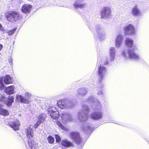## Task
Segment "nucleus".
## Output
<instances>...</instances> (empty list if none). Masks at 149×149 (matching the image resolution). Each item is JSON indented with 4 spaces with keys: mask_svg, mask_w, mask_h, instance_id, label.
Returning a JSON list of instances; mask_svg holds the SVG:
<instances>
[{
    "mask_svg": "<svg viewBox=\"0 0 149 149\" xmlns=\"http://www.w3.org/2000/svg\"><path fill=\"white\" fill-rule=\"evenodd\" d=\"M47 111L52 119H56L59 117V112L55 107L50 106Z\"/></svg>",
    "mask_w": 149,
    "mask_h": 149,
    "instance_id": "obj_5",
    "label": "nucleus"
},
{
    "mask_svg": "<svg viewBox=\"0 0 149 149\" xmlns=\"http://www.w3.org/2000/svg\"><path fill=\"white\" fill-rule=\"evenodd\" d=\"M107 63H106L105 64V65H106V64H107Z\"/></svg>",
    "mask_w": 149,
    "mask_h": 149,
    "instance_id": "obj_43",
    "label": "nucleus"
},
{
    "mask_svg": "<svg viewBox=\"0 0 149 149\" xmlns=\"http://www.w3.org/2000/svg\"><path fill=\"white\" fill-rule=\"evenodd\" d=\"M96 110L97 111L94 112L91 114V118L94 120H98L100 119L102 117L103 114L102 112V107L100 103L97 102Z\"/></svg>",
    "mask_w": 149,
    "mask_h": 149,
    "instance_id": "obj_3",
    "label": "nucleus"
},
{
    "mask_svg": "<svg viewBox=\"0 0 149 149\" xmlns=\"http://www.w3.org/2000/svg\"><path fill=\"white\" fill-rule=\"evenodd\" d=\"M127 49L122 50L120 53L121 57L125 60H131L139 61L141 60L140 56L135 52L138 49L137 46L133 45L132 47Z\"/></svg>",
    "mask_w": 149,
    "mask_h": 149,
    "instance_id": "obj_1",
    "label": "nucleus"
},
{
    "mask_svg": "<svg viewBox=\"0 0 149 149\" xmlns=\"http://www.w3.org/2000/svg\"><path fill=\"white\" fill-rule=\"evenodd\" d=\"M16 30V29H15L9 31L8 32V33L9 35H12L15 32Z\"/></svg>",
    "mask_w": 149,
    "mask_h": 149,
    "instance_id": "obj_35",
    "label": "nucleus"
},
{
    "mask_svg": "<svg viewBox=\"0 0 149 149\" xmlns=\"http://www.w3.org/2000/svg\"><path fill=\"white\" fill-rule=\"evenodd\" d=\"M97 36L100 40H102L105 39L106 34L103 29L99 28L97 29Z\"/></svg>",
    "mask_w": 149,
    "mask_h": 149,
    "instance_id": "obj_18",
    "label": "nucleus"
},
{
    "mask_svg": "<svg viewBox=\"0 0 149 149\" xmlns=\"http://www.w3.org/2000/svg\"><path fill=\"white\" fill-rule=\"evenodd\" d=\"M33 127V125H30L25 129L26 134L27 137L29 139L31 138L33 136V132L32 130Z\"/></svg>",
    "mask_w": 149,
    "mask_h": 149,
    "instance_id": "obj_17",
    "label": "nucleus"
},
{
    "mask_svg": "<svg viewBox=\"0 0 149 149\" xmlns=\"http://www.w3.org/2000/svg\"><path fill=\"white\" fill-rule=\"evenodd\" d=\"M15 87L13 86H11L7 87L5 89V92L8 95H10L14 93Z\"/></svg>",
    "mask_w": 149,
    "mask_h": 149,
    "instance_id": "obj_20",
    "label": "nucleus"
},
{
    "mask_svg": "<svg viewBox=\"0 0 149 149\" xmlns=\"http://www.w3.org/2000/svg\"><path fill=\"white\" fill-rule=\"evenodd\" d=\"M102 94L103 93L102 91H99V92L97 93V94L99 95H102Z\"/></svg>",
    "mask_w": 149,
    "mask_h": 149,
    "instance_id": "obj_40",
    "label": "nucleus"
},
{
    "mask_svg": "<svg viewBox=\"0 0 149 149\" xmlns=\"http://www.w3.org/2000/svg\"><path fill=\"white\" fill-rule=\"evenodd\" d=\"M29 146L27 147V149H39L41 145L36 142L34 140H30L28 142Z\"/></svg>",
    "mask_w": 149,
    "mask_h": 149,
    "instance_id": "obj_10",
    "label": "nucleus"
},
{
    "mask_svg": "<svg viewBox=\"0 0 149 149\" xmlns=\"http://www.w3.org/2000/svg\"><path fill=\"white\" fill-rule=\"evenodd\" d=\"M124 31L127 35L133 36L136 34L137 31L134 26L132 24H127L125 26Z\"/></svg>",
    "mask_w": 149,
    "mask_h": 149,
    "instance_id": "obj_4",
    "label": "nucleus"
},
{
    "mask_svg": "<svg viewBox=\"0 0 149 149\" xmlns=\"http://www.w3.org/2000/svg\"><path fill=\"white\" fill-rule=\"evenodd\" d=\"M16 100L18 101H20L21 102L27 104L29 102L28 100L24 98L21 95H18L16 96Z\"/></svg>",
    "mask_w": 149,
    "mask_h": 149,
    "instance_id": "obj_24",
    "label": "nucleus"
},
{
    "mask_svg": "<svg viewBox=\"0 0 149 149\" xmlns=\"http://www.w3.org/2000/svg\"><path fill=\"white\" fill-rule=\"evenodd\" d=\"M125 43L127 47H132L133 45V41L131 38H127L125 40Z\"/></svg>",
    "mask_w": 149,
    "mask_h": 149,
    "instance_id": "obj_23",
    "label": "nucleus"
},
{
    "mask_svg": "<svg viewBox=\"0 0 149 149\" xmlns=\"http://www.w3.org/2000/svg\"><path fill=\"white\" fill-rule=\"evenodd\" d=\"M116 49L115 47H111L109 49V60L110 61H113L115 58L116 55Z\"/></svg>",
    "mask_w": 149,
    "mask_h": 149,
    "instance_id": "obj_14",
    "label": "nucleus"
},
{
    "mask_svg": "<svg viewBox=\"0 0 149 149\" xmlns=\"http://www.w3.org/2000/svg\"><path fill=\"white\" fill-rule=\"evenodd\" d=\"M12 58H11L10 59H9V61H10L11 63H12Z\"/></svg>",
    "mask_w": 149,
    "mask_h": 149,
    "instance_id": "obj_42",
    "label": "nucleus"
},
{
    "mask_svg": "<svg viewBox=\"0 0 149 149\" xmlns=\"http://www.w3.org/2000/svg\"><path fill=\"white\" fill-rule=\"evenodd\" d=\"M41 123L37 121L36 124L34 125V127L35 128H36L38 127L39 125Z\"/></svg>",
    "mask_w": 149,
    "mask_h": 149,
    "instance_id": "obj_37",
    "label": "nucleus"
},
{
    "mask_svg": "<svg viewBox=\"0 0 149 149\" xmlns=\"http://www.w3.org/2000/svg\"><path fill=\"white\" fill-rule=\"evenodd\" d=\"M107 72L106 68L102 65H100L98 68V74L100 78L102 79L106 75Z\"/></svg>",
    "mask_w": 149,
    "mask_h": 149,
    "instance_id": "obj_12",
    "label": "nucleus"
},
{
    "mask_svg": "<svg viewBox=\"0 0 149 149\" xmlns=\"http://www.w3.org/2000/svg\"><path fill=\"white\" fill-rule=\"evenodd\" d=\"M45 115L44 114H41L38 117L37 121L40 122V123H42L45 120Z\"/></svg>",
    "mask_w": 149,
    "mask_h": 149,
    "instance_id": "obj_28",
    "label": "nucleus"
},
{
    "mask_svg": "<svg viewBox=\"0 0 149 149\" xmlns=\"http://www.w3.org/2000/svg\"><path fill=\"white\" fill-rule=\"evenodd\" d=\"M71 138L75 142L79 143L81 141V139L78 132H72L70 133Z\"/></svg>",
    "mask_w": 149,
    "mask_h": 149,
    "instance_id": "obj_11",
    "label": "nucleus"
},
{
    "mask_svg": "<svg viewBox=\"0 0 149 149\" xmlns=\"http://www.w3.org/2000/svg\"><path fill=\"white\" fill-rule=\"evenodd\" d=\"M102 18H108L111 16V10L109 7H106L104 8L101 13Z\"/></svg>",
    "mask_w": 149,
    "mask_h": 149,
    "instance_id": "obj_9",
    "label": "nucleus"
},
{
    "mask_svg": "<svg viewBox=\"0 0 149 149\" xmlns=\"http://www.w3.org/2000/svg\"><path fill=\"white\" fill-rule=\"evenodd\" d=\"M62 145L66 147L69 148L72 145V144L70 141L64 139L62 142Z\"/></svg>",
    "mask_w": 149,
    "mask_h": 149,
    "instance_id": "obj_25",
    "label": "nucleus"
},
{
    "mask_svg": "<svg viewBox=\"0 0 149 149\" xmlns=\"http://www.w3.org/2000/svg\"><path fill=\"white\" fill-rule=\"evenodd\" d=\"M3 47V45H2L0 44V51L1 50V49H2V47Z\"/></svg>",
    "mask_w": 149,
    "mask_h": 149,
    "instance_id": "obj_41",
    "label": "nucleus"
},
{
    "mask_svg": "<svg viewBox=\"0 0 149 149\" xmlns=\"http://www.w3.org/2000/svg\"><path fill=\"white\" fill-rule=\"evenodd\" d=\"M96 100V99L94 98L93 97H91L89 98L88 101L90 102H95V100Z\"/></svg>",
    "mask_w": 149,
    "mask_h": 149,
    "instance_id": "obj_36",
    "label": "nucleus"
},
{
    "mask_svg": "<svg viewBox=\"0 0 149 149\" xmlns=\"http://www.w3.org/2000/svg\"><path fill=\"white\" fill-rule=\"evenodd\" d=\"M49 143H52L54 142V139L52 136H50L47 138Z\"/></svg>",
    "mask_w": 149,
    "mask_h": 149,
    "instance_id": "obj_31",
    "label": "nucleus"
},
{
    "mask_svg": "<svg viewBox=\"0 0 149 149\" xmlns=\"http://www.w3.org/2000/svg\"><path fill=\"white\" fill-rule=\"evenodd\" d=\"M32 6L31 5L25 4L23 5L21 8L22 11L24 13H29L31 9Z\"/></svg>",
    "mask_w": 149,
    "mask_h": 149,
    "instance_id": "obj_19",
    "label": "nucleus"
},
{
    "mask_svg": "<svg viewBox=\"0 0 149 149\" xmlns=\"http://www.w3.org/2000/svg\"><path fill=\"white\" fill-rule=\"evenodd\" d=\"M4 82L5 84H8L12 83L13 80L9 76L6 75L4 78Z\"/></svg>",
    "mask_w": 149,
    "mask_h": 149,
    "instance_id": "obj_26",
    "label": "nucleus"
},
{
    "mask_svg": "<svg viewBox=\"0 0 149 149\" xmlns=\"http://www.w3.org/2000/svg\"><path fill=\"white\" fill-rule=\"evenodd\" d=\"M88 109L87 106L84 105L82 106L81 110L79 112L78 118L81 122L86 120L88 119Z\"/></svg>",
    "mask_w": 149,
    "mask_h": 149,
    "instance_id": "obj_2",
    "label": "nucleus"
},
{
    "mask_svg": "<svg viewBox=\"0 0 149 149\" xmlns=\"http://www.w3.org/2000/svg\"><path fill=\"white\" fill-rule=\"evenodd\" d=\"M56 124L61 129L65 130V128L64 126H63L61 123L58 121H56Z\"/></svg>",
    "mask_w": 149,
    "mask_h": 149,
    "instance_id": "obj_32",
    "label": "nucleus"
},
{
    "mask_svg": "<svg viewBox=\"0 0 149 149\" xmlns=\"http://www.w3.org/2000/svg\"><path fill=\"white\" fill-rule=\"evenodd\" d=\"M61 117L62 119V121L66 123L72 120V118L70 114L68 113H64L61 114Z\"/></svg>",
    "mask_w": 149,
    "mask_h": 149,
    "instance_id": "obj_13",
    "label": "nucleus"
},
{
    "mask_svg": "<svg viewBox=\"0 0 149 149\" xmlns=\"http://www.w3.org/2000/svg\"><path fill=\"white\" fill-rule=\"evenodd\" d=\"M58 106L62 109L69 107V106L67 102L64 100H60L57 102Z\"/></svg>",
    "mask_w": 149,
    "mask_h": 149,
    "instance_id": "obj_15",
    "label": "nucleus"
},
{
    "mask_svg": "<svg viewBox=\"0 0 149 149\" xmlns=\"http://www.w3.org/2000/svg\"><path fill=\"white\" fill-rule=\"evenodd\" d=\"M0 103V115L4 116H8L9 114V112L7 110L2 108V105Z\"/></svg>",
    "mask_w": 149,
    "mask_h": 149,
    "instance_id": "obj_21",
    "label": "nucleus"
},
{
    "mask_svg": "<svg viewBox=\"0 0 149 149\" xmlns=\"http://www.w3.org/2000/svg\"><path fill=\"white\" fill-rule=\"evenodd\" d=\"M14 101V98L12 97L9 96L8 98H6L3 96H2L0 99V103L3 102L7 106H10Z\"/></svg>",
    "mask_w": 149,
    "mask_h": 149,
    "instance_id": "obj_8",
    "label": "nucleus"
},
{
    "mask_svg": "<svg viewBox=\"0 0 149 149\" xmlns=\"http://www.w3.org/2000/svg\"><path fill=\"white\" fill-rule=\"evenodd\" d=\"M82 129L85 132H89L91 130V127L87 124H84L82 127Z\"/></svg>",
    "mask_w": 149,
    "mask_h": 149,
    "instance_id": "obj_27",
    "label": "nucleus"
},
{
    "mask_svg": "<svg viewBox=\"0 0 149 149\" xmlns=\"http://www.w3.org/2000/svg\"><path fill=\"white\" fill-rule=\"evenodd\" d=\"M25 96L26 97V98H28L29 97L31 96V94L28 93H26L25 94Z\"/></svg>",
    "mask_w": 149,
    "mask_h": 149,
    "instance_id": "obj_38",
    "label": "nucleus"
},
{
    "mask_svg": "<svg viewBox=\"0 0 149 149\" xmlns=\"http://www.w3.org/2000/svg\"><path fill=\"white\" fill-rule=\"evenodd\" d=\"M123 42V37L122 35H118L115 39V46L116 48H119Z\"/></svg>",
    "mask_w": 149,
    "mask_h": 149,
    "instance_id": "obj_16",
    "label": "nucleus"
},
{
    "mask_svg": "<svg viewBox=\"0 0 149 149\" xmlns=\"http://www.w3.org/2000/svg\"><path fill=\"white\" fill-rule=\"evenodd\" d=\"M79 93L81 95H84L86 93V91L84 88H82L80 90Z\"/></svg>",
    "mask_w": 149,
    "mask_h": 149,
    "instance_id": "obj_33",
    "label": "nucleus"
},
{
    "mask_svg": "<svg viewBox=\"0 0 149 149\" xmlns=\"http://www.w3.org/2000/svg\"><path fill=\"white\" fill-rule=\"evenodd\" d=\"M85 5L84 3H79L78 1H77L74 3V6L75 8H82L84 7Z\"/></svg>",
    "mask_w": 149,
    "mask_h": 149,
    "instance_id": "obj_29",
    "label": "nucleus"
},
{
    "mask_svg": "<svg viewBox=\"0 0 149 149\" xmlns=\"http://www.w3.org/2000/svg\"><path fill=\"white\" fill-rule=\"evenodd\" d=\"M7 20L10 22H15L20 18L19 14L15 12H9L6 15Z\"/></svg>",
    "mask_w": 149,
    "mask_h": 149,
    "instance_id": "obj_6",
    "label": "nucleus"
},
{
    "mask_svg": "<svg viewBox=\"0 0 149 149\" xmlns=\"http://www.w3.org/2000/svg\"><path fill=\"white\" fill-rule=\"evenodd\" d=\"M4 86L3 83V79L0 77V89L3 90L4 89Z\"/></svg>",
    "mask_w": 149,
    "mask_h": 149,
    "instance_id": "obj_30",
    "label": "nucleus"
},
{
    "mask_svg": "<svg viewBox=\"0 0 149 149\" xmlns=\"http://www.w3.org/2000/svg\"><path fill=\"white\" fill-rule=\"evenodd\" d=\"M55 138L56 139V142H60L61 140L60 137L57 134L55 135Z\"/></svg>",
    "mask_w": 149,
    "mask_h": 149,
    "instance_id": "obj_34",
    "label": "nucleus"
},
{
    "mask_svg": "<svg viewBox=\"0 0 149 149\" xmlns=\"http://www.w3.org/2000/svg\"><path fill=\"white\" fill-rule=\"evenodd\" d=\"M132 12L133 15L135 16H139L140 15V12L137 6H135L133 7Z\"/></svg>",
    "mask_w": 149,
    "mask_h": 149,
    "instance_id": "obj_22",
    "label": "nucleus"
},
{
    "mask_svg": "<svg viewBox=\"0 0 149 149\" xmlns=\"http://www.w3.org/2000/svg\"><path fill=\"white\" fill-rule=\"evenodd\" d=\"M6 124L9 125L15 130H19L20 125L19 120L17 119L11 120L9 122H6Z\"/></svg>",
    "mask_w": 149,
    "mask_h": 149,
    "instance_id": "obj_7",
    "label": "nucleus"
},
{
    "mask_svg": "<svg viewBox=\"0 0 149 149\" xmlns=\"http://www.w3.org/2000/svg\"><path fill=\"white\" fill-rule=\"evenodd\" d=\"M0 30L4 31V29L3 28L1 24L0 23Z\"/></svg>",
    "mask_w": 149,
    "mask_h": 149,
    "instance_id": "obj_39",
    "label": "nucleus"
}]
</instances>
